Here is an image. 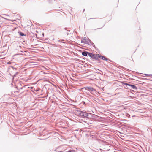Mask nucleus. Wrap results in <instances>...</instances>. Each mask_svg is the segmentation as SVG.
I'll use <instances>...</instances> for the list:
<instances>
[{"instance_id":"obj_1","label":"nucleus","mask_w":152,"mask_h":152,"mask_svg":"<svg viewBox=\"0 0 152 152\" xmlns=\"http://www.w3.org/2000/svg\"><path fill=\"white\" fill-rule=\"evenodd\" d=\"M88 55L90 57L92 58H93L95 59H98V56H99V54H93L91 53H88Z\"/></svg>"},{"instance_id":"obj_2","label":"nucleus","mask_w":152,"mask_h":152,"mask_svg":"<svg viewBox=\"0 0 152 152\" xmlns=\"http://www.w3.org/2000/svg\"><path fill=\"white\" fill-rule=\"evenodd\" d=\"M80 116L84 118L87 117L88 115V113L83 112H80Z\"/></svg>"},{"instance_id":"obj_3","label":"nucleus","mask_w":152,"mask_h":152,"mask_svg":"<svg viewBox=\"0 0 152 152\" xmlns=\"http://www.w3.org/2000/svg\"><path fill=\"white\" fill-rule=\"evenodd\" d=\"M81 42L84 44H88V40L86 37H85L81 40Z\"/></svg>"},{"instance_id":"obj_4","label":"nucleus","mask_w":152,"mask_h":152,"mask_svg":"<svg viewBox=\"0 0 152 152\" xmlns=\"http://www.w3.org/2000/svg\"><path fill=\"white\" fill-rule=\"evenodd\" d=\"M85 88L86 90H88L91 92L95 90V89L92 87H87Z\"/></svg>"},{"instance_id":"obj_5","label":"nucleus","mask_w":152,"mask_h":152,"mask_svg":"<svg viewBox=\"0 0 152 152\" xmlns=\"http://www.w3.org/2000/svg\"><path fill=\"white\" fill-rule=\"evenodd\" d=\"M126 84L127 85H128L129 86H131L132 89H137V87L134 85H131V84H129L127 83H126Z\"/></svg>"},{"instance_id":"obj_6","label":"nucleus","mask_w":152,"mask_h":152,"mask_svg":"<svg viewBox=\"0 0 152 152\" xmlns=\"http://www.w3.org/2000/svg\"><path fill=\"white\" fill-rule=\"evenodd\" d=\"M88 53H89L87 52H83L82 53V54L84 56H86L87 55H88Z\"/></svg>"},{"instance_id":"obj_7","label":"nucleus","mask_w":152,"mask_h":152,"mask_svg":"<svg viewBox=\"0 0 152 152\" xmlns=\"http://www.w3.org/2000/svg\"><path fill=\"white\" fill-rule=\"evenodd\" d=\"M98 58H99L100 59H101L103 60V56H101L99 54V56H98Z\"/></svg>"},{"instance_id":"obj_8","label":"nucleus","mask_w":152,"mask_h":152,"mask_svg":"<svg viewBox=\"0 0 152 152\" xmlns=\"http://www.w3.org/2000/svg\"><path fill=\"white\" fill-rule=\"evenodd\" d=\"M103 60H104L107 61L108 60V59L107 58H106V57L103 56Z\"/></svg>"},{"instance_id":"obj_9","label":"nucleus","mask_w":152,"mask_h":152,"mask_svg":"<svg viewBox=\"0 0 152 152\" xmlns=\"http://www.w3.org/2000/svg\"><path fill=\"white\" fill-rule=\"evenodd\" d=\"M20 35L22 36H23L24 35V34L23 33H22L21 32L20 33Z\"/></svg>"},{"instance_id":"obj_10","label":"nucleus","mask_w":152,"mask_h":152,"mask_svg":"<svg viewBox=\"0 0 152 152\" xmlns=\"http://www.w3.org/2000/svg\"><path fill=\"white\" fill-rule=\"evenodd\" d=\"M8 64H10V62H9L8 63Z\"/></svg>"}]
</instances>
